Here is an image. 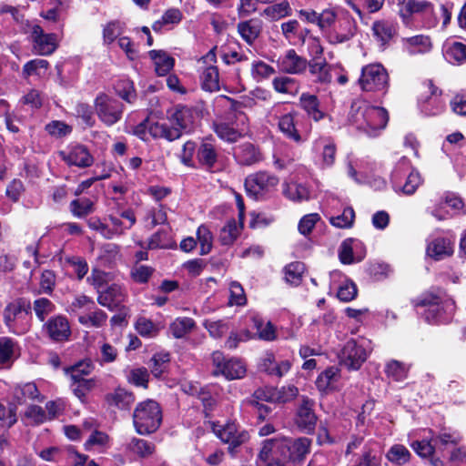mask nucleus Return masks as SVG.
I'll return each instance as SVG.
<instances>
[{
  "label": "nucleus",
  "instance_id": "27",
  "mask_svg": "<svg viewBox=\"0 0 466 466\" xmlns=\"http://www.w3.org/2000/svg\"><path fill=\"white\" fill-rule=\"evenodd\" d=\"M445 59L452 65H461L466 62V43L448 40L444 44Z\"/></svg>",
  "mask_w": 466,
  "mask_h": 466
},
{
  "label": "nucleus",
  "instance_id": "44",
  "mask_svg": "<svg viewBox=\"0 0 466 466\" xmlns=\"http://www.w3.org/2000/svg\"><path fill=\"white\" fill-rule=\"evenodd\" d=\"M242 223V220H240L239 225L234 219L228 220L220 230V242L223 245H231L237 239L240 233Z\"/></svg>",
  "mask_w": 466,
  "mask_h": 466
},
{
  "label": "nucleus",
  "instance_id": "46",
  "mask_svg": "<svg viewBox=\"0 0 466 466\" xmlns=\"http://www.w3.org/2000/svg\"><path fill=\"white\" fill-rule=\"evenodd\" d=\"M95 305V301L90 297L81 294L73 299L66 310L71 314L79 316L84 310L88 311L93 309Z\"/></svg>",
  "mask_w": 466,
  "mask_h": 466
},
{
  "label": "nucleus",
  "instance_id": "53",
  "mask_svg": "<svg viewBox=\"0 0 466 466\" xmlns=\"http://www.w3.org/2000/svg\"><path fill=\"white\" fill-rule=\"evenodd\" d=\"M93 370V365L90 361H80L77 364L66 368V374L70 378V380H85Z\"/></svg>",
  "mask_w": 466,
  "mask_h": 466
},
{
  "label": "nucleus",
  "instance_id": "13",
  "mask_svg": "<svg viewBox=\"0 0 466 466\" xmlns=\"http://www.w3.org/2000/svg\"><path fill=\"white\" fill-rule=\"evenodd\" d=\"M357 25L354 18L346 12H340L339 19L332 28L329 29L325 38L331 45L350 41L356 34Z\"/></svg>",
  "mask_w": 466,
  "mask_h": 466
},
{
  "label": "nucleus",
  "instance_id": "45",
  "mask_svg": "<svg viewBox=\"0 0 466 466\" xmlns=\"http://www.w3.org/2000/svg\"><path fill=\"white\" fill-rule=\"evenodd\" d=\"M96 386L95 378H87L85 380H71V390L74 394L81 400L85 401L86 396L88 392L94 390Z\"/></svg>",
  "mask_w": 466,
  "mask_h": 466
},
{
  "label": "nucleus",
  "instance_id": "64",
  "mask_svg": "<svg viewBox=\"0 0 466 466\" xmlns=\"http://www.w3.org/2000/svg\"><path fill=\"white\" fill-rule=\"evenodd\" d=\"M427 211L438 220H445L451 218L449 208L441 197L435 199L431 206L428 207Z\"/></svg>",
  "mask_w": 466,
  "mask_h": 466
},
{
  "label": "nucleus",
  "instance_id": "39",
  "mask_svg": "<svg viewBox=\"0 0 466 466\" xmlns=\"http://www.w3.org/2000/svg\"><path fill=\"white\" fill-rule=\"evenodd\" d=\"M373 35L383 46L387 44L395 34V26L389 21H376L372 25Z\"/></svg>",
  "mask_w": 466,
  "mask_h": 466
},
{
  "label": "nucleus",
  "instance_id": "50",
  "mask_svg": "<svg viewBox=\"0 0 466 466\" xmlns=\"http://www.w3.org/2000/svg\"><path fill=\"white\" fill-rule=\"evenodd\" d=\"M284 195L293 201H302L309 198L308 188L301 184L295 182L286 183L283 188Z\"/></svg>",
  "mask_w": 466,
  "mask_h": 466
},
{
  "label": "nucleus",
  "instance_id": "54",
  "mask_svg": "<svg viewBox=\"0 0 466 466\" xmlns=\"http://www.w3.org/2000/svg\"><path fill=\"white\" fill-rule=\"evenodd\" d=\"M70 209L76 218H84L94 212V201L87 198L74 199L70 203Z\"/></svg>",
  "mask_w": 466,
  "mask_h": 466
},
{
  "label": "nucleus",
  "instance_id": "35",
  "mask_svg": "<svg viewBox=\"0 0 466 466\" xmlns=\"http://www.w3.org/2000/svg\"><path fill=\"white\" fill-rule=\"evenodd\" d=\"M19 354L17 343L11 338H0V363L8 364L14 361Z\"/></svg>",
  "mask_w": 466,
  "mask_h": 466
},
{
  "label": "nucleus",
  "instance_id": "61",
  "mask_svg": "<svg viewBox=\"0 0 466 466\" xmlns=\"http://www.w3.org/2000/svg\"><path fill=\"white\" fill-rule=\"evenodd\" d=\"M123 33V25L118 21H111L103 28V42L105 45L112 44Z\"/></svg>",
  "mask_w": 466,
  "mask_h": 466
},
{
  "label": "nucleus",
  "instance_id": "59",
  "mask_svg": "<svg viewBox=\"0 0 466 466\" xmlns=\"http://www.w3.org/2000/svg\"><path fill=\"white\" fill-rule=\"evenodd\" d=\"M272 86L276 92L281 94H292L298 89L296 80L289 76L275 77Z\"/></svg>",
  "mask_w": 466,
  "mask_h": 466
},
{
  "label": "nucleus",
  "instance_id": "41",
  "mask_svg": "<svg viewBox=\"0 0 466 466\" xmlns=\"http://www.w3.org/2000/svg\"><path fill=\"white\" fill-rule=\"evenodd\" d=\"M405 177V182L402 183L401 180L399 186L394 187V188L396 191H401L406 195H412L422 183L420 174L417 170L410 169Z\"/></svg>",
  "mask_w": 466,
  "mask_h": 466
},
{
  "label": "nucleus",
  "instance_id": "3",
  "mask_svg": "<svg viewBox=\"0 0 466 466\" xmlns=\"http://www.w3.org/2000/svg\"><path fill=\"white\" fill-rule=\"evenodd\" d=\"M194 115L195 112L191 108L177 106L170 116L172 126L167 123H151L147 127L148 133L155 138H165L168 141L176 140L181 137L183 130H191L195 119ZM146 128V124H141L136 127L135 134L143 140H147Z\"/></svg>",
  "mask_w": 466,
  "mask_h": 466
},
{
  "label": "nucleus",
  "instance_id": "2",
  "mask_svg": "<svg viewBox=\"0 0 466 466\" xmlns=\"http://www.w3.org/2000/svg\"><path fill=\"white\" fill-rule=\"evenodd\" d=\"M348 120L356 130L375 137L386 127L389 115L385 108L359 99L351 104Z\"/></svg>",
  "mask_w": 466,
  "mask_h": 466
},
{
  "label": "nucleus",
  "instance_id": "34",
  "mask_svg": "<svg viewBox=\"0 0 466 466\" xmlns=\"http://www.w3.org/2000/svg\"><path fill=\"white\" fill-rule=\"evenodd\" d=\"M292 13L291 6L289 1L284 0L277 4L267 6L260 15L266 17L270 21H277L286 16L290 15Z\"/></svg>",
  "mask_w": 466,
  "mask_h": 466
},
{
  "label": "nucleus",
  "instance_id": "63",
  "mask_svg": "<svg viewBox=\"0 0 466 466\" xmlns=\"http://www.w3.org/2000/svg\"><path fill=\"white\" fill-rule=\"evenodd\" d=\"M129 449L141 457L151 455L155 445L146 440L133 438L128 444Z\"/></svg>",
  "mask_w": 466,
  "mask_h": 466
},
{
  "label": "nucleus",
  "instance_id": "11",
  "mask_svg": "<svg viewBox=\"0 0 466 466\" xmlns=\"http://www.w3.org/2000/svg\"><path fill=\"white\" fill-rule=\"evenodd\" d=\"M455 238L448 233L431 234L427 239L426 254L439 261L451 257L454 252Z\"/></svg>",
  "mask_w": 466,
  "mask_h": 466
},
{
  "label": "nucleus",
  "instance_id": "36",
  "mask_svg": "<svg viewBox=\"0 0 466 466\" xmlns=\"http://www.w3.org/2000/svg\"><path fill=\"white\" fill-rule=\"evenodd\" d=\"M309 72L315 76L320 83H329L332 79L330 73L332 66L323 60H310L308 62Z\"/></svg>",
  "mask_w": 466,
  "mask_h": 466
},
{
  "label": "nucleus",
  "instance_id": "42",
  "mask_svg": "<svg viewBox=\"0 0 466 466\" xmlns=\"http://www.w3.org/2000/svg\"><path fill=\"white\" fill-rule=\"evenodd\" d=\"M196 323L193 319L188 317L177 318L169 326L171 334L177 338L181 339L191 332L195 328Z\"/></svg>",
  "mask_w": 466,
  "mask_h": 466
},
{
  "label": "nucleus",
  "instance_id": "5",
  "mask_svg": "<svg viewBox=\"0 0 466 466\" xmlns=\"http://www.w3.org/2000/svg\"><path fill=\"white\" fill-rule=\"evenodd\" d=\"M162 421V411L157 402L147 400L138 403L133 413V423L140 435L155 432Z\"/></svg>",
  "mask_w": 466,
  "mask_h": 466
},
{
  "label": "nucleus",
  "instance_id": "17",
  "mask_svg": "<svg viewBox=\"0 0 466 466\" xmlns=\"http://www.w3.org/2000/svg\"><path fill=\"white\" fill-rule=\"evenodd\" d=\"M238 121L235 126L232 123L220 121L214 124V131L218 137L228 142H235L247 130L248 118L245 114H236Z\"/></svg>",
  "mask_w": 466,
  "mask_h": 466
},
{
  "label": "nucleus",
  "instance_id": "8",
  "mask_svg": "<svg viewBox=\"0 0 466 466\" xmlns=\"http://www.w3.org/2000/svg\"><path fill=\"white\" fill-rule=\"evenodd\" d=\"M358 83L362 91L386 93L389 75L382 65L375 63L362 67Z\"/></svg>",
  "mask_w": 466,
  "mask_h": 466
},
{
  "label": "nucleus",
  "instance_id": "23",
  "mask_svg": "<svg viewBox=\"0 0 466 466\" xmlns=\"http://www.w3.org/2000/svg\"><path fill=\"white\" fill-rule=\"evenodd\" d=\"M382 451L375 441H369L365 443L360 458L348 466H381Z\"/></svg>",
  "mask_w": 466,
  "mask_h": 466
},
{
  "label": "nucleus",
  "instance_id": "15",
  "mask_svg": "<svg viewBox=\"0 0 466 466\" xmlns=\"http://www.w3.org/2000/svg\"><path fill=\"white\" fill-rule=\"evenodd\" d=\"M29 37L33 43V50L40 56L53 54L58 46V38L56 34H46L38 25H29Z\"/></svg>",
  "mask_w": 466,
  "mask_h": 466
},
{
  "label": "nucleus",
  "instance_id": "51",
  "mask_svg": "<svg viewBox=\"0 0 466 466\" xmlns=\"http://www.w3.org/2000/svg\"><path fill=\"white\" fill-rule=\"evenodd\" d=\"M421 110L429 116H435L443 111L445 103L440 96L436 94V90L431 92V96L425 101L421 102Z\"/></svg>",
  "mask_w": 466,
  "mask_h": 466
},
{
  "label": "nucleus",
  "instance_id": "43",
  "mask_svg": "<svg viewBox=\"0 0 466 466\" xmlns=\"http://www.w3.org/2000/svg\"><path fill=\"white\" fill-rule=\"evenodd\" d=\"M384 371L388 378L395 381H402L408 376L409 366L399 360H391L386 363Z\"/></svg>",
  "mask_w": 466,
  "mask_h": 466
},
{
  "label": "nucleus",
  "instance_id": "14",
  "mask_svg": "<svg viewBox=\"0 0 466 466\" xmlns=\"http://www.w3.org/2000/svg\"><path fill=\"white\" fill-rule=\"evenodd\" d=\"M212 430L221 441L228 444V452L233 457L236 455V449L248 440V433L239 430L234 421H228L224 425L214 423Z\"/></svg>",
  "mask_w": 466,
  "mask_h": 466
},
{
  "label": "nucleus",
  "instance_id": "57",
  "mask_svg": "<svg viewBox=\"0 0 466 466\" xmlns=\"http://www.w3.org/2000/svg\"><path fill=\"white\" fill-rule=\"evenodd\" d=\"M436 440L434 438L423 439L413 441L410 446L414 451L420 457L430 458L435 451Z\"/></svg>",
  "mask_w": 466,
  "mask_h": 466
},
{
  "label": "nucleus",
  "instance_id": "47",
  "mask_svg": "<svg viewBox=\"0 0 466 466\" xmlns=\"http://www.w3.org/2000/svg\"><path fill=\"white\" fill-rule=\"evenodd\" d=\"M355 219V212L352 208L345 207L341 214L331 215L329 218L330 224L339 228H351Z\"/></svg>",
  "mask_w": 466,
  "mask_h": 466
},
{
  "label": "nucleus",
  "instance_id": "38",
  "mask_svg": "<svg viewBox=\"0 0 466 466\" xmlns=\"http://www.w3.org/2000/svg\"><path fill=\"white\" fill-rule=\"evenodd\" d=\"M402 42L410 54L424 53L431 47L430 38L422 35L403 38Z\"/></svg>",
  "mask_w": 466,
  "mask_h": 466
},
{
  "label": "nucleus",
  "instance_id": "4",
  "mask_svg": "<svg viewBox=\"0 0 466 466\" xmlns=\"http://www.w3.org/2000/svg\"><path fill=\"white\" fill-rule=\"evenodd\" d=\"M417 307L424 308L421 312L425 321L430 324H440L450 320L455 311V303L445 295L426 294Z\"/></svg>",
  "mask_w": 466,
  "mask_h": 466
},
{
  "label": "nucleus",
  "instance_id": "28",
  "mask_svg": "<svg viewBox=\"0 0 466 466\" xmlns=\"http://www.w3.org/2000/svg\"><path fill=\"white\" fill-rule=\"evenodd\" d=\"M148 56L153 61L155 71L159 76L167 75L174 67V58L164 50H151L148 52Z\"/></svg>",
  "mask_w": 466,
  "mask_h": 466
},
{
  "label": "nucleus",
  "instance_id": "12",
  "mask_svg": "<svg viewBox=\"0 0 466 466\" xmlns=\"http://www.w3.org/2000/svg\"><path fill=\"white\" fill-rule=\"evenodd\" d=\"M212 362L215 366L214 374L223 375L229 380L242 379L247 372L246 365L240 360L226 359L220 351L212 354Z\"/></svg>",
  "mask_w": 466,
  "mask_h": 466
},
{
  "label": "nucleus",
  "instance_id": "9",
  "mask_svg": "<svg viewBox=\"0 0 466 466\" xmlns=\"http://www.w3.org/2000/svg\"><path fill=\"white\" fill-rule=\"evenodd\" d=\"M94 106L99 120L107 127L115 125L122 118L124 105L116 98L99 94Z\"/></svg>",
  "mask_w": 466,
  "mask_h": 466
},
{
  "label": "nucleus",
  "instance_id": "22",
  "mask_svg": "<svg viewBox=\"0 0 466 466\" xmlns=\"http://www.w3.org/2000/svg\"><path fill=\"white\" fill-rule=\"evenodd\" d=\"M107 220L110 222L113 238L124 235L125 232L130 229L137 222L135 213L130 208L120 211L118 216L113 214L108 215Z\"/></svg>",
  "mask_w": 466,
  "mask_h": 466
},
{
  "label": "nucleus",
  "instance_id": "1",
  "mask_svg": "<svg viewBox=\"0 0 466 466\" xmlns=\"http://www.w3.org/2000/svg\"><path fill=\"white\" fill-rule=\"evenodd\" d=\"M311 440L278 437L264 441L258 458L266 466H287L289 461H301L310 451Z\"/></svg>",
  "mask_w": 466,
  "mask_h": 466
},
{
  "label": "nucleus",
  "instance_id": "30",
  "mask_svg": "<svg viewBox=\"0 0 466 466\" xmlns=\"http://www.w3.org/2000/svg\"><path fill=\"white\" fill-rule=\"evenodd\" d=\"M197 157L201 166L206 168H212L218 160V152L212 140L206 138L200 144Z\"/></svg>",
  "mask_w": 466,
  "mask_h": 466
},
{
  "label": "nucleus",
  "instance_id": "48",
  "mask_svg": "<svg viewBox=\"0 0 466 466\" xmlns=\"http://www.w3.org/2000/svg\"><path fill=\"white\" fill-rule=\"evenodd\" d=\"M197 238L200 247V254H208L213 247V234L207 225L203 224L198 228Z\"/></svg>",
  "mask_w": 466,
  "mask_h": 466
},
{
  "label": "nucleus",
  "instance_id": "32",
  "mask_svg": "<svg viewBox=\"0 0 466 466\" xmlns=\"http://www.w3.org/2000/svg\"><path fill=\"white\" fill-rule=\"evenodd\" d=\"M106 313L96 306L93 309L78 316V322L86 328L99 329L106 324Z\"/></svg>",
  "mask_w": 466,
  "mask_h": 466
},
{
  "label": "nucleus",
  "instance_id": "31",
  "mask_svg": "<svg viewBox=\"0 0 466 466\" xmlns=\"http://www.w3.org/2000/svg\"><path fill=\"white\" fill-rule=\"evenodd\" d=\"M262 29L261 21L249 19L238 24V32L242 39L248 45H252L259 36Z\"/></svg>",
  "mask_w": 466,
  "mask_h": 466
},
{
  "label": "nucleus",
  "instance_id": "60",
  "mask_svg": "<svg viewBox=\"0 0 466 466\" xmlns=\"http://www.w3.org/2000/svg\"><path fill=\"white\" fill-rule=\"evenodd\" d=\"M410 169L411 166L410 160L406 157H402L391 172V182L393 187H398L400 182L406 177Z\"/></svg>",
  "mask_w": 466,
  "mask_h": 466
},
{
  "label": "nucleus",
  "instance_id": "18",
  "mask_svg": "<svg viewBox=\"0 0 466 466\" xmlns=\"http://www.w3.org/2000/svg\"><path fill=\"white\" fill-rule=\"evenodd\" d=\"M62 159L69 166L78 167H90L94 158L87 147L80 144H71L65 150L60 151Z\"/></svg>",
  "mask_w": 466,
  "mask_h": 466
},
{
  "label": "nucleus",
  "instance_id": "40",
  "mask_svg": "<svg viewBox=\"0 0 466 466\" xmlns=\"http://www.w3.org/2000/svg\"><path fill=\"white\" fill-rule=\"evenodd\" d=\"M411 453L401 444L392 445L386 453L387 460L394 465L401 466L408 463L410 460Z\"/></svg>",
  "mask_w": 466,
  "mask_h": 466
},
{
  "label": "nucleus",
  "instance_id": "58",
  "mask_svg": "<svg viewBox=\"0 0 466 466\" xmlns=\"http://www.w3.org/2000/svg\"><path fill=\"white\" fill-rule=\"evenodd\" d=\"M109 437L107 434L102 431H95L91 433L89 438L84 444L86 451H92L95 449H104L108 445Z\"/></svg>",
  "mask_w": 466,
  "mask_h": 466
},
{
  "label": "nucleus",
  "instance_id": "6",
  "mask_svg": "<svg viewBox=\"0 0 466 466\" xmlns=\"http://www.w3.org/2000/svg\"><path fill=\"white\" fill-rule=\"evenodd\" d=\"M271 114L278 119L279 130L286 138L297 144L306 140L305 134L309 131L300 127L299 115L297 111H286L283 109V105L278 104L272 107Z\"/></svg>",
  "mask_w": 466,
  "mask_h": 466
},
{
  "label": "nucleus",
  "instance_id": "16",
  "mask_svg": "<svg viewBox=\"0 0 466 466\" xmlns=\"http://www.w3.org/2000/svg\"><path fill=\"white\" fill-rule=\"evenodd\" d=\"M278 183L277 177L267 172H258L246 178L245 188L249 196L258 198L274 189Z\"/></svg>",
  "mask_w": 466,
  "mask_h": 466
},
{
  "label": "nucleus",
  "instance_id": "10",
  "mask_svg": "<svg viewBox=\"0 0 466 466\" xmlns=\"http://www.w3.org/2000/svg\"><path fill=\"white\" fill-rule=\"evenodd\" d=\"M4 320L9 331L15 334H24L30 326L28 309L20 300L11 302L4 310Z\"/></svg>",
  "mask_w": 466,
  "mask_h": 466
},
{
  "label": "nucleus",
  "instance_id": "49",
  "mask_svg": "<svg viewBox=\"0 0 466 466\" xmlns=\"http://www.w3.org/2000/svg\"><path fill=\"white\" fill-rule=\"evenodd\" d=\"M339 15L340 12L337 13L335 9L332 8L324 9L321 13H319L317 25L322 32L324 37L328 34L329 29L332 28Z\"/></svg>",
  "mask_w": 466,
  "mask_h": 466
},
{
  "label": "nucleus",
  "instance_id": "62",
  "mask_svg": "<svg viewBox=\"0 0 466 466\" xmlns=\"http://www.w3.org/2000/svg\"><path fill=\"white\" fill-rule=\"evenodd\" d=\"M33 309L39 320L43 321L49 314L54 312L56 307L48 299L40 298L34 301Z\"/></svg>",
  "mask_w": 466,
  "mask_h": 466
},
{
  "label": "nucleus",
  "instance_id": "25",
  "mask_svg": "<svg viewBox=\"0 0 466 466\" xmlns=\"http://www.w3.org/2000/svg\"><path fill=\"white\" fill-rule=\"evenodd\" d=\"M299 106L315 122H319L326 116V114L320 109L318 96L310 93L305 92L300 95Z\"/></svg>",
  "mask_w": 466,
  "mask_h": 466
},
{
  "label": "nucleus",
  "instance_id": "24",
  "mask_svg": "<svg viewBox=\"0 0 466 466\" xmlns=\"http://www.w3.org/2000/svg\"><path fill=\"white\" fill-rule=\"evenodd\" d=\"M126 298L124 289L117 284H112L106 290L99 292L97 297L98 303L109 309L117 308Z\"/></svg>",
  "mask_w": 466,
  "mask_h": 466
},
{
  "label": "nucleus",
  "instance_id": "37",
  "mask_svg": "<svg viewBox=\"0 0 466 466\" xmlns=\"http://www.w3.org/2000/svg\"><path fill=\"white\" fill-rule=\"evenodd\" d=\"M201 86L208 92L219 90V76L218 67L210 65L205 67L200 76Z\"/></svg>",
  "mask_w": 466,
  "mask_h": 466
},
{
  "label": "nucleus",
  "instance_id": "20",
  "mask_svg": "<svg viewBox=\"0 0 466 466\" xmlns=\"http://www.w3.org/2000/svg\"><path fill=\"white\" fill-rule=\"evenodd\" d=\"M313 407L314 401L303 397L295 417L296 425L299 430L307 433L313 432L317 424V416Z\"/></svg>",
  "mask_w": 466,
  "mask_h": 466
},
{
  "label": "nucleus",
  "instance_id": "29",
  "mask_svg": "<svg viewBox=\"0 0 466 466\" xmlns=\"http://www.w3.org/2000/svg\"><path fill=\"white\" fill-rule=\"evenodd\" d=\"M106 401L111 407L127 410L135 401V397L132 392L119 387L106 395Z\"/></svg>",
  "mask_w": 466,
  "mask_h": 466
},
{
  "label": "nucleus",
  "instance_id": "33",
  "mask_svg": "<svg viewBox=\"0 0 466 466\" xmlns=\"http://www.w3.org/2000/svg\"><path fill=\"white\" fill-rule=\"evenodd\" d=\"M340 372L337 367H329L322 371L317 378L316 386L320 391L332 390L339 380Z\"/></svg>",
  "mask_w": 466,
  "mask_h": 466
},
{
  "label": "nucleus",
  "instance_id": "56",
  "mask_svg": "<svg viewBox=\"0 0 466 466\" xmlns=\"http://www.w3.org/2000/svg\"><path fill=\"white\" fill-rule=\"evenodd\" d=\"M304 271L305 265L302 262H292L285 268V279L290 284L299 285L302 279Z\"/></svg>",
  "mask_w": 466,
  "mask_h": 466
},
{
  "label": "nucleus",
  "instance_id": "52",
  "mask_svg": "<svg viewBox=\"0 0 466 466\" xmlns=\"http://www.w3.org/2000/svg\"><path fill=\"white\" fill-rule=\"evenodd\" d=\"M49 63L46 59H33L28 61L23 67V76L27 78L31 76H41L46 74Z\"/></svg>",
  "mask_w": 466,
  "mask_h": 466
},
{
  "label": "nucleus",
  "instance_id": "19",
  "mask_svg": "<svg viewBox=\"0 0 466 466\" xmlns=\"http://www.w3.org/2000/svg\"><path fill=\"white\" fill-rule=\"evenodd\" d=\"M43 329L48 338L56 342L66 341L71 336L69 321L66 317L62 315L49 319Z\"/></svg>",
  "mask_w": 466,
  "mask_h": 466
},
{
  "label": "nucleus",
  "instance_id": "21",
  "mask_svg": "<svg viewBox=\"0 0 466 466\" xmlns=\"http://www.w3.org/2000/svg\"><path fill=\"white\" fill-rule=\"evenodd\" d=\"M278 66L280 71L286 74L299 75L306 71L308 61L299 56L294 49H289L279 57Z\"/></svg>",
  "mask_w": 466,
  "mask_h": 466
},
{
  "label": "nucleus",
  "instance_id": "7",
  "mask_svg": "<svg viewBox=\"0 0 466 466\" xmlns=\"http://www.w3.org/2000/svg\"><path fill=\"white\" fill-rule=\"evenodd\" d=\"M371 350V340L364 337L350 339L341 350L340 362L349 370H357L366 361Z\"/></svg>",
  "mask_w": 466,
  "mask_h": 466
},
{
  "label": "nucleus",
  "instance_id": "55",
  "mask_svg": "<svg viewBox=\"0 0 466 466\" xmlns=\"http://www.w3.org/2000/svg\"><path fill=\"white\" fill-rule=\"evenodd\" d=\"M449 208L451 218L456 215H463L466 213L465 205L462 199L452 192H447L441 197Z\"/></svg>",
  "mask_w": 466,
  "mask_h": 466
},
{
  "label": "nucleus",
  "instance_id": "26",
  "mask_svg": "<svg viewBox=\"0 0 466 466\" xmlns=\"http://www.w3.org/2000/svg\"><path fill=\"white\" fill-rule=\"evenodd\" d=\"M234 157L240 165L250 166L262 160L258 147L251 143H243L234 148Z\"/></svg>",
  "mask_w": 466,
  "mask_h": 466
}]
</instances>
